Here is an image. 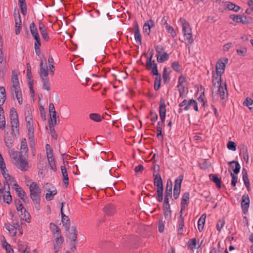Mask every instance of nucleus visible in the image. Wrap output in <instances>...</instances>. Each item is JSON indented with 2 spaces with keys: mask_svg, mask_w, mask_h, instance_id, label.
Returning a JSON list of instances; mask_svg holds the SVG:
<instances>
[{
  "mask_svg": "<svg viewBox=\"0 0 253 253\" xmlns=\"http://www.w3.org/2000/svg\"><path fill=\"white\" fill-rule=\"evenodd\" d=\"M11 81L13 83V86H16V85L19 84L17 75L16 74H14V72H12Z\"/></svg>",
  "mask_w": 253,
  "mask_h": 253,
  "instance_id": "57",
  "label": "nucleus"
},
{
  "mask_svg": "<svg viewBox=\"0 0 253 253\" xmlns=\"http://www.w3.org/2000/svg\"><path fill=\"white\" fill-rule=\"evenodd\" d=\"M48 64H49V70H50V74L53 76L54 74V70L53 69L54 68L53 65V59L51 56H49L48 60Z\"/></svg>",
  "mask_w": 253,
  "mask_h": 253,
  "instance_id": "43",
  "label": "nucleus"
},
{
  "mask_svg": "<svg viewBox=\"0 0 253 253\" xmlns=\"http://www.w3.org/2000/svg\"><path fill=\"white\" fill-rule=\"evenodd\" d=\"M61 169L62 174L63 177V182L64 184L67 186L69 184V178L68 176V173L67 172L66 168L65 166H62L61 167Z\"/></svg>",
  "mask_w": 253,
  "mask_h": 253,
  "instance_id": "25",
  "label": "nucleus"
},
{
  "mask_svg": "<svg viewBox=\"0 0 253 253\" xmlns=\"http://www.w3.org/2000/svg\"><path fill=\"white\" fill-rule=\"evenodd\" d=\"M89 118L96 122H100L102 121L101 116L97 113H91L89 114Z\"/></svg>",
  "mask_w": 253,
  "mask_h": 253,
  "instance_id": "40",
  "label": "nucleus"
},
{
  "mask_svg": "<svg viewBox=\"0 0 253 253\" xmlns=\"http://www.w3.org/2000/svg\"><path fill=\"white\" fill-rule=\"evenodd\" d=\"M48 163L50 166L51 169L55 170L56 169L55 162L54 157H49L47 158Z\"/></svg>",
  "mask_w": 253,
  "mask_h": 253,
  "instance_id": "55",
  "label": "nucleus"
},
{
  "mask_svg": "<svg viewBox=\"0 0 253 253\" xmlns=\"http://www.w3.org/2000/svg\"><path fill=\"white\" fill-rule=\"evenodd\" d=\"M28 148L27 147V141L25 138H22L21 141L20 151L21 153H26L28 152Z\"/></svg>",
  "mask_w": 253,
  "mask_h": 253,
  "instance_id": "38",
  "label": "nucleus"
},
{
  "mask_svg": "<svg viewBox=\"0 0 253 253\" xmlns=\"http://www.w3.org/2000/svg\"><path fill=\"white\" fill-rule=\"evenodd\" d=\"M163 191L164 189H157V192L158 194V201L159 202H162L163 200Z\"/></svg>",
  "mask_w": 253,
  "mask_h": 253,
  "instance_id": "59",
  "label": "nucleus"
},
{
  "mask_svg": "<svg viewBox=\"0 0 253 253\" xmlns=\"http://www.w3.org/2000/svg\"><path fill=\"white\" fill-rule=\"evenodd\" d=\"M93 35L97 42H101L104 41L103 35L100 24V20L98 19H95L94 20Z\"/></svg>",
  "mask_w": 253,
  "mask_h": 253,
  "instance_id": "2",
  "label": "nucleus"
},
{
  "mask_svg": "<svg viewBox=\"0 0 253 253\" xmlns=\"http://www.w3.org/2000/svg\"><path fill=\"white\" fill-rule=\"evenodd\" d=\"M215 79L217 80V87L218 88V92L220 93L222 92V91L226 90V92H227V88L226 83H224L223 85H221V78H219L218 77H214L213 76L212 78V84L213 86H215L216 83L215 82Z\"/></svg>",
  "mask_w": 253,
  "mask_h": 253,
  "instance_id": "10",
  "label": "nucleus"
},
{
  "mask_svg": "<svg viewBox=\"0 0 253 253\" xmlns=\"http://www.w3.org/2000/svg\"><path fill=\"white\" fill-rule=\"evenodd\" d=\"M169 59V55L166 52H163L161 54H157V60L159 63H163L166 61H167Z\"/></svg>",
  "mask_w": 253,
  "mask_h": 253,
  "instance_id": "24",
  "label": "nucleus"
},
{
  "mask_svg": "<svg viewBox=\"0 0 253 253\" xmlns=\"http://www.w3.org/2000/svg\"><path fill=\"white\" fill-rule=\"evenodd\" d=\"M253 100L252 98L248 97L246 98L245 100L244 101V102L243 103V104L244 105L248 107L250 110H252L253 108L251 106L253 105Z\"/></svg>",
  "mask_w": 253,
  "mask_h": 253,
  "instance_id": "51",
  "label": "nucleus"
},
{
  "mask_svg": "<svg viewBox=\"0 0 253 253\" xmlns=\"http://www.w3.org/2000/svg\"><path fill=\"white\" fill-rule=\"evenodd\" d=\"M8 134V133H7ZM13 139V138L7 135L4 137V141L5 143L6 146L8 148H11L12 146Z\"/></svg>",
  "mask_w": 253,
  "mask_h": 253,
  "instance_id": "42",
  "label": "nucleus"
},
{
  "mask_svg": "<svg viewBox=\"0 0 253 253\" xmlns=\"http://www.w3.org/2000/svg\"><path fill=\"white\" fill-rule=\"evenodd\" d=\"M64 219H61L62 222L63 226L65 227L66 230L68 231L70 227V219L67 216L65 217H64Z\"/></svg>",
  "mask_w": 253,
  "mask_h": 253,
  "instance_id": "41",
  "label": "nucleus"
},
{
  "mask_svg": "<svg viewBox=\"0 0 253 253\" xmlns=\"http://www.w3.org/2000/svg\"><path fill=\"white\" fill-rule=\"evenodd\" d=\"M18 203H20L18 206L16 207V209L18 211H20L22 214H23V213L27 212V215L28 216H30L29 213L28 211H26L25 209L23 206L22 204L21 203V202L20 200H18Z\"/></svg>",
  "mask_w": 253,
  "mask_h": 253,
  "instance_id": "52",
  "label": "nucleus"
},
{
  "mask_svg": "<svg viewBox=\"0 0 253 253\" xmlns=\"http://www.w3.org/2000/svg\"><path fill=\"white\" fill-rule=\"evenodd\" d=\"M2 246L7 253H13V250L11 248L10 245L6 242L4 237H3V240H1Z\"/></svg>",
  "mask_w": 253,
  "mask_h": 253,
  "instance_id": "27",
  "label": "nucleus"
},
{
  "mask_svg": "<svg viewBox=\"0 0 253 253\" xmlns=\"http://www.w3.org/2000/svg\"><path fill=\"white\" fill-rule=\"evenodd\" d=\"M157 77L155 79L154 87L156 90H158L160 89L161 83V75L158 72V74H153Z\"/></svg>",
  "mask_w": 253,
  "mask_h": 253,
  "instance_id": "23",
  "label": "nucleus"
},
{
  "mask_svg": "<svg viewBox=\"0 0 253 253\" xmlns=\"http://www.w3.org/2000/svg\"><path fill=\"white\" fill-rule=\"evenodd\" d=\"M44 63H43V60L41 59V61L40 63V76L41 79L43 78H47V76L49 73L48 69L47 66V64L46 62V59L44 58Z\"/></svg>",
  "mask_w": 253,
  "mask_h": 253,
  "instance_id": "8",
  "label": "nucleus"
},
{
  "mask_svg": "<svg viewBox=\"0 0 253 253\" xmlns=\"http://www.w3.org/2000/svg\"><path fill=\"white\" fill-rule=\"evenodd\" d=\"M19 4L21 13L23 15H26L27 14V5L25 0H19Z\"/></svg>",
  "mask_w": 253,
  "mask_h": 253,
  "instance_id": "31",
  "label": "nucleus"
},
{
  "mask_svg": "<svg viewBox=\"0 0 253 253\" xmlns=\"http://www.w3.org/2000/svg\"><path fill=\"white\" fill-rule=\"evenodd\" d=\"M10 119L11 121L18 120V114L14 108H12L10 110Z\"/></svg>",
  "mask_w": 253,
  "mask_h": 253,
  "instance_id": "37",
  "label": "nucleus"
},
{
  "mask_svg": "<svg viewBox=\"0 0 253 253\" xmlns=\"http://www.w3.org/2000/svg\"><path fill=\"white\" fill-rule=\"evenodd\" d=\"M241 205L243 212L244 214L246 213L248 211L250 205V199L248 194L243 195Z\"/></svg>",
  "mask_w": 253,
  "mask_h": 253,
  "instance_id": "11",
  "label": "nucleus"
},
{
  "mask_svg": "<svg viewBox=\"0 0 253 253\" xmlns=\"http://www.w3.org/2000/svg\"><path fill=\"white\" fill-rule=\"evenodd\" d=\"M7 176L8 178H7L6 179H5V181L3 182V186H4L3 189H6V187H7V191H9L10 186H9V184L8 183V181H11L12 180H13L14 178H11L10 175L8 173H7Z\"/></svg>",
  "mask_w": 253,
  "mask_h": 253,
  "instance_id": "45",
  "label": "nucleus"
},
{
  "mask_svg": "<svg viewBox=\"0 0 253 253\" xmlns=\"http://www.w3.org/2000/svg\"><path fill=\"white\" fill-rule=\"evenodd\" d=\"M30 192V198L33 201H39L41 200L40 194L41 189L39 185L36 182H33L29 186Z\"/></svg>",
  "mask_w": 253,
  "mask_h": 253,
  "instance_id": "3",
  "label": "nucleus"
},
{
  "mask_svg": "<svg viewBox=\"0 0 253 253\" xmlns=\"http://www.w3.org/2000/svg\"><path fill=\"white\" fill-rule=\"evenodd\" d=\"M227 148L228 149L232 150V151H235L236 149V144L235 142L230 141L228 142L227 144Z\"/></svg>",
  "mask_w": 253,
  "mask_h": 253,
  "instance_id": "61",
  "label": "nucleus"
},
{
  "mask_svg": "<svg viewBox=\"0 0 253 253\" xmlns=\"http://www.w3.org/2000/svg\"><path fill=\"white\" fill-rule=\"evenodd\" d=\"M171 211L170 210H164V214L165 218L168 220H170L171 218Z\"/></svg>",
  "mask_w": 253,
  "mask_h": 253,
  "instance_id": "64",
  "label": "nucleus"
},
{
  "mask_svg": "<svg viewBox=\"0 0 253 253\" xmlns=\"http://www.w3.org/2000/svg\"><path fill=\"white\" fill-rule=\"evenodd\" d=\"M166 105L165 104V100L162 98L160 100V104L159 106V114L160 115L166 114Z\"/></svg>",
  "mask_w": 253,
  "mask_h": 253,
  "instance_id": "28",
  "label": "nucleus"
},
{
  "mask_svg": "<svg viewBox=\"0 0 253 253\" xmlns=\"http://www.w3.org/2000/svg\"><path fill=\"white\" fill-rule=\"evenodd\" d=\"M134 38L136 41L139 44H141V36L139 32L138 26L136 24L134 27Z\"/></svg>",
  "mask_w": 253,
  "mask_h": 253,
  "instance_id": "26",
  "label": "nucleus"
},
{
  "mask_svg": "<svg viewBox=\"0 0 253 253\" xmlns=\"http://www.w3.org/2000/svg\"><path fill=\"white\" fill-rule=\"evenodd\" d=\"M71 231L72 233L73 234V235L72 236V241H76V239H77V233L78 231L75 226H72L71 227Z\"/></svg>",
  "mask_w": 253,
  "mask_h": 253,
  "instance_id": "58",
  "label": "nucleus"
},
{
  "mask_svg": "<svg viewBox=\"0 0 253 253\" xmlns=\"http://www.w3.org/2000/svg\"><path fill=\"white\" fill-rule=\"evenodd\" d=\"M172 183L170 179L167 181L165 195L172 197Z\"/></svg>",
  "mask_w": 253,
  "mask_h": 253,
  "instance_id": "22",
  "label": "nucleus"
},
{
  "mask_svg": "<svg viewBox=\"0 0 253 253\" xmlns=\"http://www.w3.org/2000/svg\"><path fill=\"white\" fill-rule=\"evenodd\" d=\"M48 125L50 129V132L52 137L54 138L55 139H56L57 137V134H56V131L54 128V126L55 125H53L52 122H51L50 124H49Z\"/></svg>",
  "mask_w": 253,
  "mask_h": 253,
  "instance_id": "50",
  "label": "nucleus"
},
{
  "mask_svg": "<svg viewBox=\"0 0 253 253\" xmlns=\"http://www.w3.org/2000/svg\"><path fill=\"white\" fill-rule=\"evenodd\" d=\"M17 168L22 171H26L28 168V163L26 159L23 158L22 154H20L19 158L16 160L15 163Z\"/></svg>",
  "mask_w": 253,
  "mask_h": 253,
  "instance_id": "7",
  "label": "nucleus"
},
{
  "mask_svg": "<svg viewBox=\"0 0 253 253\" xmlns=\"http://www.w3.org/2000/svg\"><path fill=\"white\" fill-rule=\"evenodd\" d=\"M227 8L229 10H233L237 12L240 9V7L237 5H235L231 2H228L227 4Z\"/></svg>",
  "mask_w": 253,
  "mask_h": 253,
  "instance_id": "46",
  "label": "nucleus"
},
{
  "mask_svg": "<svg viewBox=\"0 0 253 253\" xmlns=\"http://www.w3.org/2000/svg\"><path fill=\"white\" fill-rule=\"evenodd\" d=\"M50 227L54 234H56L57 236L61 235V231L60 228L54 223H51L50 224Z\"/></svg>",
  "mask_w": 253,
  "mask_h": 253,
  "instance_id": "36",
  "label": "nucleus"
},
{
  "mask_svg": "<svg viewBox=\"0 0 253 253\" xmlns=\"http://www.w3.org/2000/svg\"><path fill=\"white\" fill-rule=\"evenodd\" d=\"M155 26L154 22L150 19L147 21L144 24L143 30L144 33H146L148 35H149L151 32V28Z\"/></svg>",
  "mask_w": 253,
  "mask_h": 253,
  "instance_id": "16",
  "label": "nucleus"
},
{
  "mask_svg": "<svg viewBox=\"0 0 253 253\" xmlns=\"http://www.w3.org/2000/svg\"><path fill=\"white\" fill-rule=\"evenodd\" d=\"M11 125L12 127V131L11 132V134L13 135V137L14 136L16 137L17 135H19V120H15L13 121H11Z\"/></svg>",
  "mask_w": 253,
  "mask_h": 253,
  "instance_id": "14",
  "label": "nucleus"
},
{
  "mask_svg": "<svg viewBox=\"0 0 253 253\" xmlns=\"http://www.w3.org/2000/svg\"><path fill=\"white\" fill-rule=\"evenodd\" d=\"M45 149H46V152L47 158H48L49 157L50 158V157H53V150L51 149L50 145L48 144H47L45 145Z\"/></svg>",
  "mask_w": 253,
  "mask_h": 253,
  "instance_id": "54",
  "label": "nucleus"
},
{
  "mask_svg": "<svg viewBox=\"0 0 253 253\" xmlns=\"http://www.w3.org/2000/svg\"><path fill=\"white\" fill-rule=\"evenodd\" d=\"M195 100L194 99H190L187 101L185 99L179 104V106L180 107L184 106V109L187 111L190 109V105H193L195 103Z\"/></svg>",
  "mask_w": 253,
  "mask_h": 253,
  "instance_id": "18",
  "label": "nucleus"
},
{
  "mask_svg": "<svg viewBox=\"0 0 253 253\" xmlns=\"http://www.w3.org/2000/svg\"><path fill=\"white\" fill-rule=\"evenodd\" d=\"M189 201V193L188 192H185L182 195L181 201L180 203L181 211L180 212H182L184 211L186 206H187Z\"/></svg>",
  "mask_w": 253,
  "mask_h": 253,
  "instance_id": "13",
  "label": "nucleus"
},
{
  "mask_svg": "<svg viewBox=\"0 0 253 253\" xmlns=\"http://www.w3.org/2000/svg\"><path fill=\"white\" fill-rule=\"evenodd\" d=\"M240 49H237L236 52L237 54L240 56H245L246 55L247 50L245 47H240Z\"/></svg>",
  "mask_w": 253,
  "mask_h": 253,
  "instance_id": "53",
  "label": "nucleus"
},
{
  "mask_svg": "<svg viewBox=\"0 0 253 253\" xmlns=\"http://www.w3.org/2000/svg\"><path fill=\"white\" fill-rule=\"evenodd\" d=\"M63 237L61 235L59 236H57L55 242H54V250L55 251V253H57L59 250L61 248L62 246V244L63 242Z\"/></svg>",
  "mask_w": 253,
  "mask_h": 253,
  "instance_id": "15",
  "label": "nucleus"
},
{
  "mask_svg": "<svg viewBox=\"0 0 253 253\" xmlns=\"http://www.w3.org/2000/svg\"><path fill=\"white\" fill-rule=\"evenodd\" d=\"M196 242L197 241L195 238L189 240L187 244L188 248L193 250L196 248Z\"/></svg>",
  "mask_w": 253,
  "mask_h": 253,
  "instance_id": "49",
  "label": "nucleus"
},
{
  "mask_svg": "<svg viewBox=\"0 0 253 253\" xmlns=\"http://www.w3.org/2000/svg\"><path fill=\"white\" fill-rule=\"evenodd\" d=\"M115 208L113 205L108 204L104 208V212L108 215H112L115 212Z\"/></svg>",
  "mask_w": 253,
  "mask_h": 253,
  "instance_id": "20",
  "label": "nucleus"
},
{
  "mask_svg": "<svg viewBox=\"0 0 253 253\" xmlns=\"http://www.w3.org/2000/svg\"><path fill=\"white\" fill-rule=\"evenodd\" d=\"M172 69L176 72L180 73L181 71L180 69L181 66L179 65L178 61H174L171 64Z\"/></svg>",
  "mask_w": 253,
  "mask_h": 253,
  "instance_id": "48",
  "label": "nucleus"
},
{
  "mask_svg": "<svg viewBox=\"0 0 253 253\" xmlns=\"http://www.w3.org/2000/svg\"><path fill=\"white\" fill-rule=\"evenodd\" d=\"M243 159L246 163H248L249 154L246 147L243 148Z\"/></svg>",
  "mask_w": 253,
  "mask_h": 253,
  "instance_id": "63",
  "label": "nucleus"
},
{
  "mask_svg": "<svg viewBox=\"0 0 253 253\" xmlns=\"http://www.w3.org/2000/svg\"><path fill=\"white\" fill-rule=\"evenodd\" d=\"M228 59L227 58H221L219 59L216 65V73L217 77L221 78L222 74L224 73L225 64L227 63Z\"/></svg>",
  "mask_w": 253,
  "mask_h": 253,
  "instance_id": "5",
  "label": "nucleus"
},
{
  "mask_svg": "<svg viewBox=\"0 0 253 253\" xmlns=\"http://www.w3.org/2000/svg\"><path fill=\"white\" fill-rule=\"evenodd\" d=\"M180 21L182 24V32L183 33L185 40H186L188 43L193 42L192 38V30L188 22L183 18H180Z\"/></svg>",
  "mask_w": 253,
  "mask_h": 253,
  "instance_id": "1",
  "label": "nucleus"
},
{
  "mask_svg": "<svg viewBox=\"0 0 253 253\" xmlns=\"http://www.w3.org/2000/svg\"><path fill=\"white\" fill-rule=\"evenodd\" d=\"M26 66H27V77L30 80L29 81H31L32 80H33L31 71V66H30L29 63H27L26 64Z\"/></svg>",
  "mask_w": 253,
  "mask_h": 253,
  "instance_id": "60",
  "label": "nucleus"
},
{
  "mask_svg": "<svg viewBox=\"0 0 253 253\" xmlns=\"http://www.w3.org/2000/svg\"><path fill=\"white\" fill-rule=\"evenodd\" d=\"M49 111L50 119L48 120V125L52 122L53 125H56L57 124L56 112L52 103H50L49 105Z\"/></svg>",
  "mask_w": 253,
  "mask_h": 253,
  "instance_id": "9",
  "label": "nucleus"
},
{
  "mask_svg": "<svg viewBox=\"0 0 253 253\" xmlns=\"http://www.w3.org/2000/svg\"><path fill=\"white\" fill-rule=\"evenodd\" d=\"M30 29L31 34L34 38L39 37L37 27L34 22L31 23L30 25Z\"/></svg>",
  "mask_w": 253,
  "mask_h": 253,
  "instance_id": "30",
  "label": "nucleus"
},
{
  "mask_svg": "<svg viewBox=\"0 0 253 253\" xmlns=\"http://www.w3.org/2000/svg\"><path fill=\"white\" fill-rule=\"evenodd\" d=\"M230 18L232 19L233 21H236L238 23H244L246 22V21L244 20V18L245 19H246L247 18L246 16H242L240 15H231Z\"/></svg>",
  "mask_w": 253,
  "mask_h": 253,
  "instance_id": "32",
  "label": "nucleus"
},
{
  "mask_svg": "<svg viewBox=\"0 0 253 253\" xmlns=\"http://www.w3.org/2000/svg\"><path fill=\"white\" fill-rule=\"evenodd\" d=\"M153 49H152L150 53V56L147 58L146 67L147 70H151L152 74H158L157 64L155 63V60H152L153 56Z\"/></svg>",
  "mask_w": 253,
  "mask_h": 253,
  "instance_id": "4",
  "label": "nucleus"
},
{
  "mask_svg": "<svg viewBox=\"0 0 253 253\" xmlns=\"http://www.w3.org/2000/svg\"><path fill=\"white\" fill-rule=\"evenodd\" d=\"M41 80L42 83V88L49 91L50 89L49 79L48 78H45L42 79Z\"/></svg>",
  "mask_w": 253,
  "mask_h": 253,
  "instance_id": "34",
  "label": "nucleus"
},
{
  "mask_svg": "<svg viewBox=\"0 0 253 253\" xmlns=\"http://www.w3.org/2000/svg\"><path fill=\"white\" fill-rule=\"evenodd\" d=\"M39 30L42 36V38L46 42L49 41V37L46 31V29L44 25L42 23H39Z\"/></svg>",
  "mask_w": 253,
  "mask_h": 253,
  "instance_id": "17",
  "label": "nucleus"
},
{
  "mask_svg": "<svg viewBox=\"0 0 253 253\" xmlns=\"http://www.w3.org/2000/svg\"><path fill=\"white\" fill-rule=\"evenodd\" d=\"M49 193H47L45 194V198L47 201H51L53 199V197L57 194L56 190L53 191L48 190Z\"/></svg>",
  "mask_w": 253,
  "mask_h": 253,
  "instance_id": "47",
  "label": "nucleus"
},
{
  "mask_svg": "<svg viewBox=\"0 0 253 253\" xmlns=\"http://www.w3.org/2000/svg\"><path fill=\"white\" fill-rule=\"evenodd\" d=\"M6 99V92L4 87L0 86V105H2Z\"/></svg>",
  "mask_w": 253,
  "mask_h": 253,
  "instance_id": "29",
  "label": "nucleus"
},
{
  "mask_svg": "<svg viewBox=\"0 0 253 253\" xmlns=\"http://www.w3.org/2000/svg\"><path fill=\"white\" fill-rule=\"evenodd\" d=\"M154 184L155 187H157V189H164V186L163 184V180L161 175L159 173H153Z\"/></svg>",
  "mask_w": 253,
  "mask_h": 253,
  "instance_id": "12",
  "label": "nucleus"
},
{
  "mask_svg": "<svg viewBox=\"0 0 253 253\" xmlns=\"http://www.w3.org/2000/svg\"><path fill=\"white\" fill-rule=\"evenodd\" d=\"M163 78L165 84H168L169 83L170 79L169 77V73L168 72L167 68L166 67L164 68L163 70Z\"/></svg>",
  "mask_w": 253,
  "mask_h": 253,
  "instance_id": "33",
  "label": "nucleus"
},
{
  "mask_svg": "<svg viewBox=\"0 0 253 253\" xmlns=\"http://www.w3.org/2000/svg\"><path fill=\"white\" fill-rule=\"evenodd\" d=\"M229 164L232 168V170L234 174H237L240 169V165L237 161H232L229 162Z\"/></svg>",
  "mask_w": 253,
  "mask_h": 253,
  "instance_id": "19",
  "label": "nucleus"
},
{
  "mask_svg": "<svg viewBox=\"0 0 253 253\" xmlns=\"http://www.w3.org/2000/svg\"><path fill=\"white\" fill-rule=\"evenodd\" d=\"M5 193L6 195L4 194L2 195L3 197V202H5L6 203L9 204L12 201V197L10 194L9 191H6Z\"/></svg>",
  "mask_w": 253,
  "mask_h": 253,
  "instance_id": "39",
  "label": "nucleus"
},
{
  "mask_svg": "<svg viewBox=\"0 0 253 253\" xmlns=\"http://www.w3.org/2000/svg\"><path fill=\"white\" fill-rule=\"evenodd\" d=\"M225 224V221L223 219L219 220L217 224H216V228L217 230L220 232L222 229V228L223 227L224 225Z\"/></svg>",
  "mask_w": 253,
  "mask_h": 253,
  "instance_id": "62",
  "label": "nucleus"
},
{
  "mask_svg": "<svg viewBox=\"0 0 253 253\" xmlns=\"http://www.w3.org/2000/svg\"><path fill=\"white\" fill-rule=\"evenodd\" d=\"M4 227L5 229L8 231L9 233L12 234L13 236H15L16 235V229L12 227L11 224L8 225L5 224Z\"/></svg>",
  "mask_w": 253,
  "mask_h": 253,
  "instance_id": "44",
  "label": "nucleus"
},
{
  "mask_svg": "<svg viewBox=\"0 0 253 253\" xmlns=\"http://www.w3.org/2000/svg\"><path fill=\"white\" fill-rule=\"evenodd\" d=\"M165 221H163V217L160 218L159 220V231L160 233H163L165 228Z\"/></svg>",
  "mask_w": 253,
  "mask_h": 253,
  "instance_id": "56",
  "label": "nucleus"
},
{
  "mask_svg": "<svg viewBox=\"0 0 253 253\" xmlns=\"http://www.w3.org/2000/svg\"><path fill=\"white\" fill-rule=\"evenodd\" d=\"M180 219L178 222V234L182 235L183 234V229L184 225V217L180 215Z\"/></svg>",
  "mask_w": 253,
  "mask_h": 253,
  "instance_id": "35",
  "label": "nucleus"
},
{
  "mask_svg": "<svg viewBox=\"0 0 253 253\" xmlns=\"http://www.w3.org/2000/svg\"><path fill=\"white\" fill-rule=\"evenodd\" d=\"M210 180L213 182L218 188H221V180L218 178L217 175L214 174H211L209 175Z\"/></svg>",
  "mask_w": 253,
  "mask_h": 253,
  "instance_id": "21",
  "label": "nucleus"
},
{
  "mask_svg": "<svg viewBox=\"0 0 253 253\" xmlns=\"http://www.w3.org/2000/svg\"><path fill=\"white\" fill-rule=\"evenodd\" d=\"M183 179V176L180 175L175 180L173 189V197L175 199H177L179 196Z\"/></svg>",
  "mask_w": 253,
  "mask_h": 253,
  "instance_id": "6",
  "label": "nucleus"
}]
</instances>
